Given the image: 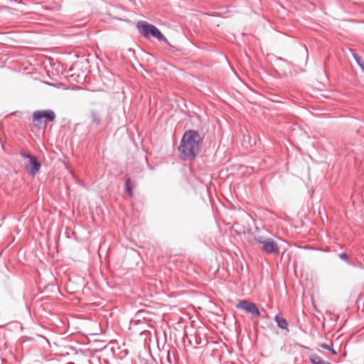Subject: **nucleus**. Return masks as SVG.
Listing matches in <instances>:
<instances>
[{
    "label": "nucleus",
    "instance_id": "f257e3e1",
    "mask_svg": "<svg viewBox=\"0 0 364 364\" xmlns=\"http://www.w3.org/2000/svg\"><path fill=\"white\" fill-rule=\"evenodd\" d=\"M203 138L195 130L186 132L181 141L178 151L183 159H193L200 151Z\"/></svg>",
    "mask_w": 364,
    "mask_h": 364
},
{
    "label": "nucleus",
    "instance_id": "f03ea898",
    "mask_svg": "<svg viewBox=\"0 0 364 364\" xmlns=\"http://www.w3.org/2000/svg\"><path fill=\"white\" fill-rule=\"evenodd\" d=\"M137 28L145 38H149L151 36L157 38L159 41L167 42V39L161 31L152 24L146 21H140L137 23Z\"/></svg>",
    "mask_w": 364,
    "mask_h": 364
},
{
    "label": "nucleus",
    "instance_id": "7ed1b4c3",
    "mask_svg": "<svg viewBox=\"0 0 364 364\" xmlns=\"http://www.w3.org/2000/svg\"><path fill=\"white\" fill-rule=\"evenodd\" d=\"M55 118V114L52 110H39L33 113V123L36 127H41L43 122H53Z\"/></svg>",
    "mask_w": 364,
    "mask_h": 364
},
{
    "label": "nucleus",
    "instance_id": "20e7f679",
    "mask_svg": "<svg viewBox=\"0 0 364 364\" xmlns=\"http://www.w3.org/2000/svg\"><path fill=\"white\" fill-rule=\"evenodd\" d=\"M255 241L262 245V250L268 254L278 255L279 253V248L272 238L262 240V237H255Z\"/></svg>",
    "mask_w": 364,
    "mask_h": 364
},
{
    "label": "nucleus",
    "instance_id": "39448f33",
    "mask_svg": "<svg viewBox=\"0 0 364 364\" xmlns=\"http://www.w3.org/2000/svg\"><path fill=\"white\" fill-rule=\"evenodd\" d=\"M236 308L242 309L247 313L252 314L255 317H259L260 316V312L256 305L247 300L240 301L236 304Z\"/></svg>",
    "mask_w": 364,
    "mask_h": 364
},
{
    "label": "nucleus",
    "instance_id": "423d86ee",
    "mask_svg": "<svg viewBox=\"0 0 364 364\" xmlns=\"http://www.w3.org/2000/svg\"><path fill=\"white\" fill-rule=\"evenodd\" d=\"M41 166V163L38 161L37 159L34 156L33 158H30V160L26 164V168L29 174L34 176L38 172Z\"/></svg>",
    "mask_w": 364,
    "mask_h": 364
},
{
    "label": "nucleus",
    "instance_id": "0eeeda50",
    "mask_svg": "<svg viewBox=\"0 0 364 364\" xmlns=\"http://www.w3.org/2000/svg\"><path fill=\"white\" fill-rule=\"evenodd\" d=\"M310 360L313 364H331L330 363L324 360L321 356L316 354H312L310 356Z\"/></svg>",
    "mask_w": 364,
    "mask_h": 364
},
{
    "label": "nucleus",
    "instance_id": "6e6552de",
    "mask_svg": "<svg viewBox=\"0 0 364 364\" xmlns=\"http://www.w3.org/2000/svg\"><path fill=\"white\" fill-rule=\"evenodd\" d=\"M134 186V183L129 178H127L126 180V192L130 197L133 195Z\"/></svg>",
    "mask_w": 364,
    "mask_h": 364
},
{
    "label": "nucleus",
    "instance_id": "1a4fd4ad",
    "mask_svg": "<svg viewBox=\"0 0 364 364\" xmlns=\"http://www.w3.org/2000/svg\"><path fill=\"white\" fill-rule=\"evenodd\" d=\"M275 321L277 323L279 327L282 329H287L288 323L284 318H281L277 315L275 316Z\"/></svg>",
    "mask_w": 364,
    "mask_h": 364
},
{
    "label": "nucleus",
    "instance_id": "9d476101",
    "mask_svg": "<svg viewBox=\"0 0 364 364\" xmlns=\"http://www.w3.org/2000/svg\"><path fill=\"white\" fill-rule=\"evenodd\" d=\"M353 57L355 60L357 61L358 64L361 68V69L364 70V58H360L355 54H353Z\"/></svg>",
    "mask_w": 364,
    "mask_h": 364
},
{
    "label": "nucleus",
    "instance_id": "9b49d317",
    "mask_svg": "<svg viewBox=\"0 0 364 364\" xmlns=\"http://www.w3.org/2000/svg\"><path fill=\"white\" fill-rule=\"evenodd\" d=\"M320 347H321V348H323V349H326V350H329V349H330V348H331V346L327 345V344H326V343L320 344Z\"/></svg>",
    "mask_w": 364,
    "mask_h": 364
},
{
    "label": "nucleus",
    "instance_id": "f8f14e48",
    "mask_svg": "<svg viewBox=\"0 0 364 364\" xmlns=\"http://www.w3.org/2000/svg\"><path fill=\"white\" fill-rule=\"evenodd\" d=\"M21 154L23 158H27V159H28V160H30V158L33 157V156L28 154H25V153H21Z\"/></svg>",
    "mask_w": 364,
    "mask_h": 364
},
{
    "label": "nucleus",
    "instance_id": "ddd939ff",
    "mask_svg": "<svg viewBox=\"0 0 364 364\" xmlns=\"http://www.w3.org/2000/svg\"><path fill=\"white\" fill-rule=\"evenodd\" d=\"M340 257L342 259H344V260H346L348 259V256L345 253H342L340 255Z\"/></svg>",
    "mask_w": 364,
    "mask_h": 364
},
{
    "label": "nucleus",
    "instance_id": "4468645a",
    "mask_svg": "<svg viewBox=\"0 0 364 364\" xmlns=\"http://www.w3.org/2000/svg\"><path fill=\"white\" fill-rule=\"evenodd\" d=\"M333 355H336L337 354V352L332 348H330V349L328 350Z\"/></svg>",
    "mask_w": 364,
    "mask_h": 364
},
{
    "label": "nucleus",
    "instance_id": "2eb2a0df",
    "mask_svg": "<svg viewBox=\"0 0 364 364\" xmlns=\"http://www.w3.org/2000/svg\"><path fill=\"white\" fill-rule=\"evenodd\" d=\"M69 364H74V363H70Z\"/></svg>",
    "mask_w": 364,
    "mask_h": 364
}]
</instances>
